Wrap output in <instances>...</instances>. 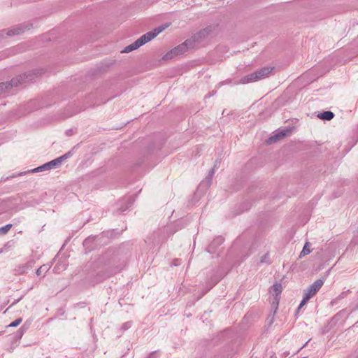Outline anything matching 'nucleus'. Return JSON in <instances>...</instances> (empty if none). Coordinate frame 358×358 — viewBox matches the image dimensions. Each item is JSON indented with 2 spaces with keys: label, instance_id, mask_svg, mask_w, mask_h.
I'll return each instance as SVG.
<instances>
[{
  "label": "nucleus",
  "instance_id": "obj_1",
  "mask_svg": "<svg viewBox=\"0 0 358 358\" xmlns=\"http://www.w3.org/2000/svg\"><path fill=\"white\" fill-rule=\"evenodd\" d=\"M99 262L103 263L106 266L104 271L98 273L92 280L93 283L101 282L112 275L119 273L122 270V267L115 265V259L109 253H106L100 259Z\"/></svg>",
  "mask_w": 358,
  "mask_h": 358
},
{
  "label": "nucleus",
  "instance_id": "obj_2",
  "mask_svg": "<svg viewBox=\"0 0 358 358\" xmlns=\"http://www.w3.org/2000/svg\"><path fill=\"white\" fill-rule=\"evenodd\" d=\"M31 75L22 74L13 78L10 82L0 83V94L5 93L8 90L13 87H18L20 85L31 80Z\"/></svg>",
  "mask_w": 358,
  "mask_h": 358
},
{
  "label": "nucleus",
  "instance_id": "obj_3",
  "mask_svg": "<svg viewBox=\"0 0 358 358\" xmlns=\"http://www.w3.org/2000/svg\"><path fill=\"white\" fill-rule=\"evenodd\" d=\"M273 70V67L266 66L263 67L255 72L250 73L242 78L243 83H248L250 82L257 81L264 79L268 76V75Z\"/></svg>",
  "mask_w": 358,
  "mask_h": 358
},
{
  "label": "nucleus",
  "instance_id": "obj_4",
  "mask_svg": "<svg viewBox=\"0 0 358 358\" xmlns=\"http://www.w3.org/2000/svg\"><path fill=\"white\" fill-rule=\"evenodd\" d=\"M29 24H19L7 30L3 29L0 31V38H3L5 35L10 36L20 35L24 33L25 30H29Z\"/></svg>",
  "mask_w": 358,
  "mask_h": 358
},
{
  "label": "nucleus",
  "instance_id": "obj_5",
  "mask_svg": "<svg viewBox=\"0 0 358 358\" xmlns=\"http://www.w3.org/2000/svg\"><path fill=\"white\" fill-rule=\"evenodd\" d=\"M166 26H161L154 29L151 31H148L146 34L141 36L138 40L139 43H141V46L145 44L146 43L150 41L152 39L155 38L158 34H159Z\"/></svg>",
  "mask_w": 358,
  "mask_h": 358
},
{
  "label": "nucleus",
  "instance_id": "obj_6",
  "mask_svg": "<svg viewBox=\"0 0 358 358\" xmlns=\"http://www.w3.org/2000/svg\"><path fill=\"white\" fill-rule=\"evenodd\" d=\"M324 282V280L322 278L317 279L313 284H311L307 289L304 290V294L308 296L309 297H312L316 294V293L320 290Z\"/></svg>",
  "mask_w": 358,
  "mask_h": 358
},
{
  "label": "nucleus",
  "instance_id": "obj_7",
  "mask_svg": "<svg viewBox=\"0 0 358 358\" xmlns=\"http://www.w3.org/2000/svg\"><path fill=\"white\" fill-rule=\"evenodd\" d=\"M193 48V41L189 39L186 40L181 44L173 48L172 50L173 51H174L175 55L178 56L184 54L187 51L189 48Z\"/></svg>",
  "mask_w": 358,
  "mask_h": 358
},
{
  "label": "nucleus",
  "instance_id": "obj_8",
  "mask_svg": "<svg viewBox=\"0 0 358 358\" xmlns=\"http://www.w3.org/2000/svg\"><path fill=\"white\" fill-rule=\"evenodd\" d=\"M59 167V165L58 164V162L56 160V159H55L48 163H45L37 168L32 169L31 171L33 173H36V172L46 171V170L55 169H57Z\"/></svg>",
  "mask_w": 358,
  "mask_h": 358
},
{
  "label": "nucleus",
  "instance_id": "obj_9",
  "mask_svg": "<svg viewBox=\"0 0 358 358\" xmlns=\"http://www.w3.org/2000/svg\"><path fill=\"white\" fill-rule=\"evenodd\" d=\"M134 199L131 196L124 197L117 203V210L119 212H124L133 203Z\"/></svg>",
  "mask_w": 358,
  "mask_h": 358
},
{
  "label": "nucleus",
  "instance_id": "obj_10",
  "mask_svg": "<svg viewBox=\"0 0 358 358\" xmlns=\"http://www.w3.org/2000/svg\"><path fill=\"white\" fill-rule=\"evenodd\" d=\"M36 262L34 259H31L29 260L25 264L19 265L15 271L18 274H24L27 272V271L30 270L34 265L35 264Z\"/></svg>",
  "mask_w": 358,
  "mask_h": 358
},
{
  "label": "nucleus",
  "instance_id": "obj_11",
  "mask_svg": "<svg viewBox=\"0 0 358 358\" xmlns=\"http://www.w3.org/2000/svg\"><path fill=\"white\" fill-rule=\"evenodd\" d=\"M224 242V238L222 236H218L215 238L210 244L208 246L207 250L210 253H213L214 250L216 247L222 245Z\"/></svg>",
  "mask_w": 358,
  "mask_h": 358
},
{
  "label": "nucleus",
  "instance_id": "obj_12",
  "mask_svg": "<svg viewBox=\"0 0 358 358\" xmlns=\"http://www.w3.org/2000/svg\"><path fill=\"white\" fill-rule=\"evenodd\" d=\"M282 290V285L278 282H275V284H273L269 289V292L271 293H273V294L275 295V299L278 300L277 303H278V299H277V297L281 294Z\"/></svg>",
  "mask_w": 358,
  "mask_h": 358
},
{
  "label": "nucleus",
  "instance_id": "obj_13",
  "mask_svg": "<svg viewBox=\"0 0 358 358\" xmlns=\"http://www.w3.org/2000/svg\"><path fill=\"white\" fill-rule=\"evenodd\" d=\"M289 132V130L287 129H284V130H282L279 132H278L277 134H275L274 136L270 137L268 139V142L269 143H272L273 142H275L277 140H279L285 136H287V134Z\"/></svg>",
  "mask_w": 358,
  "mask_h": 358
},
{
  "label": "nucleus",
  "instance_id": "obj_14",
  "mask_svg": "<svg viewBox=\"0 0 358 358\" xmlns=\"http://www.w3.org/2000/svg\"><path fill=\"white\" fill-rule=\"evenodd\" d=\"M141 46V43H139L138 40L137 39L136 41H134L133 43L126 46L124 49L122 51V52L128 53L129 52H131L134 50H136L137 48H140Z\"/></svg>",
  "mask_w": 358,
  "mask_h": 358
},
{
  "label": "nucleus",
  "instance_id": "obj_15",
  "mask_svg": "<svg viewBox=\"0 0 358 358\" xmlns=\"http://www.w3.org/2000/svg\"><path fill=\"white\" fill-rule=\"evenodd\" d=\"M214 173H215V169L212 168L209 171L208 176L206 177V180L202 181L201 183L200 184V185H205L207 187L210 186L211 185L212 178H213Z\"/></svg>",
  "mask_w": 358,
  "mask_h": 358
},
{
  "label": "nucleus",
  "instance_id": "obj_16",
  "mask_svg": "<svg viewBox=\"0 0 358 358\" xmlns=\"http://www.w3.org/2000/svg\"><path fill=\"white\" fill-rule=\"evenodd\" d=\"M317 117L321 120H331L334 117V113L331 111H324L320 113Z\"/></svg>",
  "mask_w": 358,
  "mask_h": 358
},
{
  "label": "nucleus",
  "instance_id": "obj_17",
  "mask_svg": "<svg viewBox=\"0 0 358 358\" xmlns=\"http://www.w3.org/2000/svg\"><path fill=\"white\" fill-rule=\"evenodd\" d=\"M210 33V29L208 28H206L201 31H200L199 33L195 34L194 38V41L196 39L199 40V38H204L206 36H207Z\"/></svg>",
  "mask_w": 358,
  "mask_h": 358
},
{
  "label": "nucleus",
  "instance_id": "obj_18",
  "mask_svg": "<svg viewBox=\"0 0 358 358\" xmlns=\"http://www.w3.org/2000/svg\"><path fill=\"white\" fill-rule=\"evenodd\" d=\"M50 268V266L48 264H43L36 271V274L39 276L42 273H45Z\"/></svg>",
  "mask_w": 358,
  "mask_h": 358
},
{
  "label": "nucleus",
  "instance_id": "obj_19",
  "mask_svg": "<svg viewBox=\"0 0 358 358\" xmlns=\"http://www.w3.org/2000/svg\"><path fill=\"white\" fill-rule=\"evenodd\" d=\"M71 155V152L69 151V152H66V154L63 155L62 156L56 158V160L58 162L59 166H61L64 160H66V159H68Z\"/></svg>",
  "mask_w": 358,
  "mask_h": 358
},
{
  "label": "nucleus",
  "instance_id": "obj_20",
  "mask_svg": "<svg viewBox=\"0 0 358 358\" xmlns=\"http://www.w3.org/2000/svg\"><path fill=\"white\" fill-rule=\"evenodd\" d=\"M24 331H25V329L24 328V327H20L17 330V331L15 334V335L13 336V338L15 341L20 340L24 335Z\"/></svg>",
  "mask_w": 358,
  "mask_h": 358
},
{
  "label": "nucleus",
  "instance_id": "obj_21",
  "mask_svg": "<svg viewBox=\"0 0 358 358\" xmlns=\"http://www.w3.org/2000/svg\"><path fill=\"white\" fill-rule=\"evenodd\" d=\"M308 246H309V243L308 242H306L303 248V250L300 253V255L299 257H302L306 255H308L309 253H310V250L308 248Z\"/></svg>",
  "mask_w": 358,
  "mask_h": 358
},
{
  "label": "nucleus",
  "instance_id": "obj_22",
  "mask_svg": "<svg viewBox=\"0 0 358 358\" xmlns=\"http://www.w3.org/2000/svg\"><path fill=\"white\" fill-rule=\"evenodd\" d=\"M176 56V55H175L174 51H173V50H171L163 56L162 59L165 61L173 59Z\"/></svg>",
  "mask_w": 358,
  "mask_h": 358
},
{
  "label": "nucleus",
  "instance_id": "obj_23",
  "mask_svg": "<svg viewBox=\"0 0 358 358\" xmlns=\"http://www.w3.org/2000/svg\"><path fill=\"white\" fill-rule=\"evenodd\" d=\"M12 224H8L2 227H0V234H6L11 229Z\"/></svg>",
  "mask_w": 358,
  "mask_h": 358
},
{
  "label": "nucleus",
  "instance_id": "obj_24",
  "mask_svg": "<svg viewBox=\"0 0 358 358\" xmlns=\"http://www.w3.org/2000/svg\"><path fill=\"white\" fill-rule=\"evenodd\" d=\"M310 299V297H309L308 296H307L306 294H303V299L302 301H301L299 307H298V310L299 311L306 303V302Z\"/></svg>",
  "mask_w": 358,
  "mask_h": 358
},
{
  "label": "nucleus",
  "instance_id": "obj_25",
  "mask_svg": "<svg viewBox=\"0 0 358 358\" xmlns=\"http://www.w3.org/2000/svg\"><path fill=\"white\" fill-rule=\"evenodd\" d=\"M260 262H261V263L270 264V263H271V262H270L269 255H268V253H266V254L264 255L261 257Z\"/></svg>",
  "mask_w": 358,
  "mask_h": 358
},
{
  "label": "nucleus",
  "instance_id": "obj_26",
  "mask_svg": "<svg viewBox=\"0 0 358 358\" xmlns=\"http://www.w3.org/2000/svg\"><path fill=\"white\" fill-rule=\"evenodd\" d=\"M22 318H17L15 321L12 322L8 327H15L18 326L22 322Z\"/></svg>",
  "mask_w": 358,
  "mask_h": 358
},
{
  "label": "nucleus",
  "instance_id": "obj_27",
  "mask_svg": "<svg viewBox=\"0 0 358 358\" xmlns=\"http://www.w3.org/2000/svg\"><path fill=\"white\" fill-rule=\"evenodd\" d=\"M131 327V322H127L124 323L122 326V329L123 330H127Z\"/></svg>",
  "mask_w": 358,
  "mask_h": 358
},
{
  "label": "nucleus",
  "instance_id": "obj_28",
  "mask_svg": "<svg viewBox=\"0 0 358 358\" xmlns=\"http://www.w3.org/2000/svg\"><path fill=\"white\" fill-rule=\"evenodd\" d=\"M158 351H153L146 358H158Z\"/></svg>",
  "mask_w": 358,
  "mask_h": 358
},
{
  "label": "nucleus",
  "instance_id": "obj_29",
  "mask_svg": "<svg viewBox=\"0 0 358 358\" xmlns=\"http://www.w3.org/2000/svg\"><path fill=\"white\" fill-rule=\"evenodd\" d=\"M349 292V290L346 291V292H343L338 296V299H343L344 298L347 294Z\"/></svg>",
  "mask_w": 358,
  "mask_h": 358
},
{
  "label": "nucleus",
  "instance_id": "obj_30",
  "mask_svg": "<svg viewBox=\"0 0 358 358\" xmlns=\"http://www.w3.org/2000/svg\"><path fill=\"white\" fill-rule=\"evenodd\" d=\"M60 266H61L60 264H56L55 266L54 267V271L55 272H57L60 269Z\"/></svg>",
  "mask_w": 358,
  "mask_h": 358
},
{
  "label": "nucleus",
  "instance_id": "obj_31",
  "mask_svg": "<svg viewBox=\"0 0 358 358\" xmlns=\"http://www.w3.org/2000/svg\"><path fill=\"white\" fill-rule=\"evenodd\" d=\"M19 301H20V299L15 300V301L13 303V304H12V305L15 304V303H16L17 302H18Z\"/></svg>",
  "mask_w": 358,
  "mask_h": 358
},
{
  "label": "nucleus",
  "instance_id": "obj_32",
  "mask_svg": "<svg viewBox=\"0 0 358 358\" xmlns=\"http://www.w3.org/2000/svg\"><path fill=\"white\" fill-rule=\"evenodd\" d=\"M19 301H20V299L15 300V301L13 303V304H12V305L15 304V303H16L17 302H18Z\"/></svg>",
  "mask_w": 358,
  "mask_h": 358
},
{
  "label": "nucleus",
  "instance_id": "obj_33",
  "mask_svg": "<svg viewBox=\"0 0 358 358\" xmlns=\"http://www.w3.org/2000/svg\"><path fill=\"white\" fill-rule=\"evenodd\" d=\"M62 269H63V270H65V269H66V266H65V264H63V265H62Z\"/></svg>",
  "mask_w": 358,
  "mask_h": 358
},
{
  "label": "nucleus",
  "instance_id": "obj_34",
  "mask_svg": "<svg viewBox=\"0 0 358 358\" xmlns=\"http://www.w3.org/2000/svg\"><path fill=\"white\" fill-rule=\"evenodd\" d=\"M216 166H218V164H217V162L215 164V165H214V167H213V168L215 169V168L216 167Z\"/></svg>",
  "mask_w": 358,
  "mask_h": 358
},
{
  "label": "nucleus",
  "instance_id": "obj_35",
  "mask_svg": "<svg viewBox=\"0 0 358 358\" xmlns=\"http://www.w3.org/2000/svg\"><path fill=\"white\" fill-rule=\"evenodd\" d=\"M302 358H307V357H302Z\"/></svg>",
  "mask_w": 358,
  "mask_h": 358
}]
</instances>
